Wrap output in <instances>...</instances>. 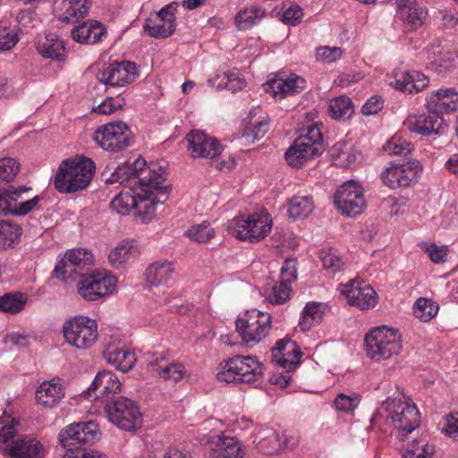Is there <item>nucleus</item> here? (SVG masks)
<instances>
[{"label": "nucleus", "mask_w": 458, "mask_h": 458, "mask_svg": "<svg viewBox=\"0 0 458 458\" xmlns=\"http://www.w3.org/2000/svg\"><path fill=\"white\" fill-rule=\"evenodd\" d=\"M146 161L138 157L133 163H126L116 168L106 167L101 179L107 184L118 182L128 191H122L110 203V208L118 214L125 215L138 208L144 218L155 215L156 206L165 203L170 189L162 186L166 177L163 171L157 172L146 167Z\"/></svg>", "instance_id": "obj_1"}, {"label": "nucleus", "mask_w": 458, "mask_h": 458, "mask_svg": "<svg viewBox=\"0 0 458 458\" xmlns=\"http://www.w3.org/2000/svg\"><path fill=\"white\" fill-rule=\"evenodd\" d=\"M371 427L384 435L392 434L391 424L400 437L412 432L420 425V412L414 404L401 398H387L370 419Z\"/></svg>", "instance_id": "obj_2"}, {"label": "nucleus", "mask_w": 458, "mask_h": 458, "mask_svg": "<svg viewBox=\"0 0 458 458\" xmlns=\"http://www.w3.org/2000/svg\"><path fill=\"white\" fill-rule=\"evenodd\" d=\"M94 162L76 156L61 162L55 176V187L61 193H73L84 190L92 180Z\"/></svg>", "instance_id": "obj_3"}, {"label": "nucleus", "mask_w": 458, "mask_h": 458, "mask_svg": "<svg viewBox=\"0 0 458 458\" xmlns=\"http://www.w3.org/2000/svg\"><path fill=\"white\" fill-rule=\"evenodd\" d=\"M325 150L322 134L317 125H310L284 153L289 165L300 167L309 159L321 155Z\"/></svg>", "instance_id": "obj_4"}, {"label": "nucleus", "mask_w": 458, "mask_h": 458, "mask_svg": "<svg viewBox=\"0 0 458 458\" xmlns=\"http://www.w3.org/2000/svg\"><path fill=\"white\" fill-rule=\"evenodd\" d=\"M263 375V366L254 356L236 355L228 359L217 379L226 383H251Z\"/></svg>", "instance_id": "obj_5"}, {"label": "nucleus", "mask_w": 458, "mask_h": 458, "mask_svg": "<svg viewBox=\"0 0 458 458\" xmlns=\"http://www.w3.org/2000/svg\"><path fill=\"white\" fill-rule=\"evenodd\" d=\"M368 357L377 361L397 355L402 344L396 330L387 327L372 329L364 339Z\"/></svg>", "instance_id": "obj_6"}, {"label": "nucleus", "mask_w": 458, "mask_h": 458, "mask_svg": "<svg viewBox=\"0 0 458 458\" xmlns=\"http://www.w3.org/2000/svg\"><path fill=\"white\" fill-rule=\"evenodd\" d=\"M235 325L242 340L252 346L268 334L271 329V316L258 310H248L237 318Z\"/></svg>", "instance_id": "obj_7"}, {"label": "nucleus", "mask_w": 458, "mask_h": 458, "mask_svg": "<svg viewBox=\"0 0 458 458\" xmlns=\"http://www.w3.org/2000/svg\"><path fill=\"white\" fill-rule=\"evenodd\" d=\"M105 411L109 420L123 430L133 431L141 426V413L131 399L118 396L106 403Z\"/></svg>", "instance_id": "obj_8"}, {"label": "nucleus", "mask_w": 458, "mask_h": 458, "mask_svg": "<svg viewBox=\"0 0 458 458\" xmlns=\"http://www.w3.org/2000/svg\"><path fill=\"white\" fill-rule=\"evenodd\" d=\"M63 333L68 344L80 350H88L97 341V323L87 317H77L64 324Z\"/></svg>", "instance_id": "obj_9"}, {"label": "nucleus", "mask_w": 458, "mask_h": 458, "mask_svg": "<svg viewBox=\"0 0 458 458\" xmlns=\"http://www.w3.org/2000/svg\"><path fill=\"white\" fill-rule=\"evenodd\" d=\"M29 191H31V188L27 186L0 189V215L26 216L36 209L41 198L35 196L23 200L22 194Z\"/></svg>", "instance_id": "obj_10"}, {"label": "nucleus", "mask_w": 458, "mask_h": 458, "mask_svg": "<svg viewBox=\"0 0 458 458\" xmlns=\"http://www.w3.org/2000/svg\"><path fill=\"white\" fill-rule=\"evenodd\" d=\"M131 135L126 123L115 122L100 126L94 133V140L103 149L118 152L131 145Z\"/></svg>", "instance_id": "obj_11"}, {"label": "nucleus", "mask_w": 458, "mask_h": 458, "mask_svg": "<svg viewBox=\"0 0 458 458\" xmlns=\"http://www.w3.org/2000/svg\"><path fill=\"white\" fill-rule=\"evenodd\" d=\"M233 235L242 240L250 242H259L270 232L272 220L268 214H252L247 217H236L233 220Z\"/></svg>", "instance_id": "obj_12"}, {"label": "nucleus", "mask_w": 458, "mask_h": 458, "mask_svg": "<svg viewBox=\"0 0 458 458\" xmlns=\"http://www.w3.org/2000/svg\"><path fill=\"white\" fill-rule=\"evenodd\" d=\"M116 287L115 277L101 274H83L77 284L78 293L87 301H96L113 293Z\"/></svg>", "instance_id": "obj_13"}, {"label": "nucleus", "mask_w": 458, "mask_h": 458, "mask_svg": "<svg viewBox=\"0 0 458 458\" xmlns=\"http://www.w3.org/2000/svg\"><path fill=\"white\" fill-rule=\"evenodd\" d=\"M422 166L415 159H410L406 163L392 162L390 166L381 174L383 182L391 189L408 187L418 181Z\"/></svg>", "instance_id": "obj_14"}, {"label": "nucleus", "mask_w": 458, "mask_h": 458, "mask_svg": "<svg viewBox=\"0 0 458 458\" xmlns=\"http://www.w3.org/2000/svg\"><path fill=\"white\" fill-rule=\"evenodd\" d=\"M121 386V382L113 372L104 370L97 374L84 393L85 397L90 401L99 400L106 404L108 401L117 400Z\"/></svg>", "instance_id": "obj_15"}, {"label": "nucleus", "mask_w": 458, "mask_h": 458, "mask_svg": "<svg viewBox=\"0 0 458 458\" xmlns=\"http://www.w3.org/2000/svg\"><path fill=\"white\" fill-rule=\"evenodd\" d=\"M92 263V255L85 249L67 250L64 258L55 265V277L63 281L72 278L75 275H83L84 268Z\"/></svg>", "instance_id": "obj_16"}, {"label": "nucleus", "mask_w": 458, "mask_h": 458, "mask_svg": "<svg viewBox=\"0 0 458 458\" xmlns=\"http://www.w3.org/2000/svg\"><path fill=\"white\" fill-rule=\"evenodd\" d=\"M428 112L427 114H409L403 121V127L411 132L426 137L445 133L446 124L444 118L436 113Z\"/></svg>", "instance_id": "obj_17"}, {"label": "nucleus", "mask_w": 458, "mask_h": 458, "mask_svg": "<svg viewBox=\"0 0 458 458\" xmlns=\"http://www.w3.org/2000/svg\"><path fill=\"white\" fill-rule=\"evenodd\" d=\"M342 293L350 305L360 310H369L375 307L377 301L375 290L360 281H351L344 285Z\"/></svg>", "instance_id": "obj_18"}, {"label": "nucleus", "mask_w": 458, "mask_h": 458, "mask_svg": "<svg viewBox=\"0 0 458 458\" xmlns=\"http://www.w3.org/2000/svg\"><path fill=\"white\" fill-rule=\"evenodd\" d=\"M423 55L426 56L428 65L438 73L451 72L458 66V53L444 51L438 42L428 46Z\"/></svg>", "instance_id": "obj_19"}, {"label": "nucleus", "mask_w": 458, "mask_h": 458, "mask_svg": "<svg viewBox=\"0 0 458 458\" xmlns=\"http://www.w3.org/2000/svg\"><path fill=\"white\" fill-rule=\"evenodd\" d=\"M90 7V0H54L53 13L63 22L75 23L88 14Z\"/></svg>", "instance_id": "obj_20"}, {"label": "nucleus", "mask_w": 458, "mask_h": 458, "mask_svg": "<svg viewBox=\"0 0 458 458\" xmlns=\"http://www.w3.org/2000/svg\"><path fill=\"white\" fill-rule=\"evenodd\" d=\"M4 453L11 458H44L46 449L36 437L24 435L6 445Z\"/></svg>", "instance_id": "obj_21"}, {"label": "nucleus", "mask_w": 458, "mask_h": 458, "mask_svg": "<svg viewBox=\"0 0 458 458\" xmlns=\"http://www.w3.org/2000/svg\"><path fill=\"white\" fill-rule=\"evenodd\" d=\"M297 277L296 259H286L281 267V279L275 284L267 299L273 304H282L290 298L291 283Z\"/></svg>", "instance_id": "obj_22"}, {"label": "nucleus", "mask_w": 458, "mask_h": 458, "mask_svg": "<svg viewBox=\"0 0 458 458\" xmlns=\"http://www.w3.org/2000/svg\"><path fill=\"white\" fill-rule=\"evenodd\" d=\"M427 110L437 115L458 110V91L454 88L439 89L431 92L426 99Z\"/></svg>", "instance_id": "obj_23"}, {"label": "nucleus", "mask_w": 458, "mask_h": 458, "mask_svg": "<svg viewBox=\"0 0 458 458\" xmlns=\"http://www.w3.org/2000/svg\"><path fill=\"white\" fill-rule=\"evenodd\" d=\"M193 157L214 158L221 152V145L213 137L200 131H191L186 137Z\"/></svg>", "instance_id": "obj_24"}, {"label": "nucleus", "mask_w": 458, "mask_h": 458, "mask_svg": "<svg viewBox=\"0 0 458 458\" xmlns=\"http://www.w3.org/2000/svg\"><path fill=\"white\" fill-rule=\"evenodd\" d=\"M305 81L301 77H274L263 84L265 92L274 98H284L299 93L304 88Z\"/></svg>", "instance_id": "obj_25"}, {"label": "nucleus", "mask_w": 458, "mask_h": 458, "mask_svg": "<svg viewBox=\"0 0 458 458\" xmlns=\"http://www.w3.org/2000/svg\"><path fill=\"white\" fill-rule=\"evenodd\" d=\"M209 442L211 458H243L245 454L242 445L233 437L216 435Z\"/></svg>", "instance_id": "obj_26"}, {"label": "nucleus", "mask_w": 458, "mask_h": 458, "mask_svg": "<svg viewBox=\"0 0 458 458\" xmlns=\"http://www.w3.org/2000/svg\"><path fill=\"white\" fill-rule=\"evenodd\" d=\"M394 81L390 84L395 89L408 93L419 92L428 84V79L418 71L397 69L394 71Z\"/></svg>", "instance_id": "obj_27"}, {"label": "nucleus", "mask_w": 458, "mask_h": 458, "mask_svg": "<svg viewBox=\"0 0 458 458\" xmlns=\"http://www.w3.org/2000/svg\"><path fill=\"white\" fill-rule=\"evenodd\" d=\"M71 35L73 40L83 44H96L106 35V30L98 21H88L74 27Z\"/></svg>", "instance_id": "obj_28"}, {"label": "nucleus", "mask_w": 458, "mask_h": 458, "mask_svg": "<svg viewBox=\"0 0 458 458\" xmlns=\"http://www.w3.org/2000/svg\"><path fill=\"white\" fill-rule=\"evenodd\" d=\"M64 388L60 378H53L43 382L36 391V399L38 404L45 407H54L64 397Z\"/></svg>", "instance_id": "obj_29"}, {"label": "nucleus", "mask_w": 458, "mask_h": 458, "mask_svg": "<svg viewBox=\"0 0 458 458\" xmlns=\"http://www.w3.org/2000/svg\"><path fill=\"white\" fill-rule=\"evenodd\" d=\"M174 268L171 262L156 261L150 264L145 272L147 282L153 286L166 283L174 274Z\"/></svg>", "instance_id": "obj_30"}, {"label": "nucleus", "mask_w": 458, "mask_h": 458, "mask_svg": "<svg viewBox=\"0 0 458 458\" xmlns=\"http://www.w3.org/2000/svg\"><path fill=\"white\" fill-rule=\"evenodd\" d=\"M38 51L45 58L63 61L65 52L64 42L55 34L49 33L45 41L38 44Z\"/></svg>", "instance_id": "obj_31"}, {"label": "nucleus", "mask_w": 458, "mask_h": 458, "mask_svg": "<svg viewBox=\"0 0 458 458\" xmlns=\"http://www.w3.org/2000/svg\"><path fill=\"white\" fill-rule=\"evenodd\" d=\"M104 356L109 364L113 365L122 372H128L131 370L136 362L135 354L123 349L115 348L106 350Z\"/></svg>", "instance_id": "obj_32"}, {"label": "nucleus", "mask_w": 458, "mask_h": 458, "mask_svg": "<svg viewBox=\"0 0 458 458\" xmlns=\"http://www.w3.org/2000/svg\"><path fill=\"white\" fill-rule=\"evenodd\" d=\"M123 75H126L120 69L116 63L103 66L97 73V79L99 82L112 88L124 87L127 83L123 81Z\"/></svg>", "instance_id": "obj_33"}, {"label": "nucleus", "mask_w": 458, "mask_h": 458, "mask_svg": "<svg viewBox=\"0 0 458 458\" xmlns=\"http://www.w3.org/2000/svg\"><path fill=\"white\" fill-rule=\"evenodd\" d=\"M22 233L21 227L10 220H0V250L13 248Z\"/></svg>", "instance_id": "obj_34"}, {"label": "nucleus", "mask_w": 458, "mask_h": 458, "mask_svg": "<svg viewBox=\"0 0 458 458\" xmlns=\"http://www.w3.org/2000/svg\"><path fill=\"white\" fill-rule=\"evenodd\" d=\"M150 366L152 367L153 371H155L164 380L178 382L186 374L184 366L182 363L175 361L162 365L159 364L158 360H156L155 362H150Z\"/></svg>", "instance_id": "obj_35"}, {"label": "nucleus", "mask_w": 458, "mask_h": 458, "mask_svg": "<svg viewBox=\"0 0 458 458\" xmlns=\"http://www.w3.org/2000/svg\"><path fill=\"white\" fill-rule=\"evenodd\" d=\"M324 315V304L309 302L305 305L300 318L299 326L302 331L309 330L313 325L318 324Z\"/></svg>", "instance_id": "obj_36"}, {"label": "nucleus", "mask_w": 458, "mask_h": 458, "mask_svg": "<svg viewBox=\"0 0 458 458\" xmlns=\"http://www.w3.org/2000/svg\"><path fill=\"white\" fill-rule=\"evenodd\" d=\"M426 11L417 4L416 0L412 4L407 3L399 9L400 18L411 25L412 29L420 27L426 19Z\"/></svg>", "instance_id": "obj_37"}, {"label": "nucleus", "mask_w": 458, "mask_h": 458, "mask_svg": "<svg viewBox=\"0 0 458 458\" xmlns=\"http://www.w3.org/2000/svg\"><path fill=\"white\" fill-rule=\"evenodd\" d=\"M314 209L312 199L308 196H294L288 203L289 217L301 219L307 217Z\"/></svg>", "instance_id": "obj_38"}, {"label": "nucleus", "mask_w": 458, "mask_h": 458, "mask_svg": "<svg viewBox=\"0 0 458 458\" xmlns=\"http://www.w3.org/2000/svg\"><path fill=\"white\" fill-rule=\"evenodd\" d=\"M328 112L330 116L335 120H345L352 115L354 106L350 98L340 96L330 100Z\"/></svg>", "instance_id": "obj_39"}, {"label": "nucleus", "mask_w": 458, "mask_h": 458, "mask_svg": "<svg viewBox=\"0 0 458 458\" xmlns=\"http://www.w3.org/2000/svg\"><path fill=\"white\" fill-rule=\"evenodd\" d=\"M27 295L20 292H11L0 295V311L15 314L23 310Z\"/></svg>", "instance_id": "obj_40"}, {"label": "nucleus", "mask_w": 458, "mask_h": 458, "mask_svg": "<svg viewBox=\"0 0 458 458\" xmlns=\"http://www.w3.org/2000/svg\"><path fill=\"white\" fill-rule=\"evenodd\" d=\"M256 114V110L250 113L249 125L242 132V137L251 140L252 142L263 138L269 130L268 120L265 117L262 119L259 117L256 120L254 119Z\"/></svg>", "instance_id": "obj_41"}, {"label": "nucleus", "mask_w": 458, "mask_h": 458, "mask_svg": "<svg viewBox=\"0 0 458 458\" xmlns=\"http://www.w3.org/2000/svg\"><path fill=\"white\" fill-rule=\"evenodd\" d=\"M265 14L266 12L263 8L251 6L240 11L235 17V21L239 30H246L259 23L264 18Z\"/></svg>", "instance_id": "obj_42"}, {"label": "nucleus", "mask_w": 458, "mask_h": 458, "mask_svg": "<svg viewBox=\"0 0 458 458\" xmlns=\"http://www.w3.org/2000/svg\"><path fill=\"white\" fill-rule=\"evenodd\" d=\"M143 30L152 38H166L175 31L174 19L172 18L167 22L156 23L152 19L148 18L145 20Z\"/></svg>", "instance_id": "obj_43"}, {"label": "nucleus", "mask_w": 458, "mask_h": 458, "mask_svg": "<svg viewBox=\"0 0 458 458\" xmlns=\"http://www.w3.org/2000/svg\"><path fill=\"white\" fill-rule=\"evenodd\" d=\"M58 439L62 446L67 451L78 450L83 447L80 429L76 428V423L63 428L58 435Z\"/></svg>", "instance_id": "obj_44"}, {"label": "nucleus", "mask_w": 458, "mask_h": 458, "mask_svg": "<svg viewBox=\"0 0 458 458\" xmlns=\"http://www.w3.org/2000/svg\"><path fill=\"white\" fill-rule=\"evenodd\" d=\"M135 251L133 242L123 241L108 255V261L114 267H120L131 258Z\"/></svg>", "instance_id": "obj_45"}, {"label": "nucleus", "mask_w": 458, "mask_h": 458, "mask_svg": "<svg viewBox=\"0 0 458 458\" xmlns=\"http://www.w3.org/2000/svg\"><path fill=\"white\" fill-rule=\"evenodd\" d=\"M439 310V306L430 299L419 298L413 306L414 316L422 322L430 321Z\"/></svg>", "instance_id": "obj_46"}, {"label": "nucleus", "mask_w": 458, "mask_h": 458, "mask_svg": "<svg viewBox=\"0 0 458 458\" xmlns=\"http://www.w3.org/2000/svg\"><path fill=\"white\" fill-rule=\"evenodd\" d=\"M320 259L324 269L329 274L335 275L344 267V261L337 250L327 249L320 251Z\"/></svg>", "instance_id": "obj_47"}, {"label": "nucleus", "mask_w": 458, "mask_h": 458, "mask_svg": "<svg viewBox=\"0 0 458 458\" xmlns=\"http://www.w3.org/2000/svg\"><path fill=\"white\" fill-rule=\"evenodd\" d=\"M363 197V191L357 182L350 180L341 185L335 193L334 203L338 200L353 199Z\"/></svg>", "instance_id": "obj_48"}, {"label": "nucleus", "mask_w": 458, "mask_h": 458, "mask_svg": "<svg viewBox=\"0 0 458 458\" xmlns=\"http://www.w3.org/2000/svg\"><path fill=\"white\" fill-rule=\"evenodd\" d=\"M214 234V229L207 221L198 225H193L187 231V235L189 238L197 242H206L209 239L213 238Z\"/></svg>", "instance_id": "obj_49"}, {"label": "nucleus", "mask_w": 458, "mask_h": 458, "mask_svg": "<svg viewBox=\"0 0 458 458\" xmlns=\"http://www.w3.org/2000/svg\"><path fill=\"white\" fill-rule=\"evenodd\" d=\"M411 143L399 136H394L384 145V151L390 156L406 157L411 153Z\"/></svg>", "instance_id": "obj_50"}, {"label": "nucleus", "mask_w": 458, "mask_h": 458, "mask_svg": "<svg viewBox=\"0 0 458 458\" xmlns=\"http://www.w3.org/2000/svg\"><path fill=\"white\" fill-rule=\"evenodd\" d=\"M338 210L348 216H355L360 215L365 208L364 197L347 199L338 200L335 204Z\"/></svg>", "instance_id": "obj_51"}, {"label": "nucleus", "mask_w": 458, "mask_h": 458, "mask_svg": "<svg viewBox=\"0 0 458 458\" xmlns=\"http://www.w3.org/2000/svg\"><path fill=\"white\" fill-rule=\"evenodd\" d=\"M76 428L80 429L82 446L91 445L98 439V425L94 421L76 423Z\"/></svg>", "instance_id": "obj_52"}, {"label": "nucleus", "mask_w": 458, "mask_h": 458, "mask_svg": "<svg viewBox=\"0 0 458 458\" xmlns=\"http://www.w3.org/2000/svg\"><path fill=\"white\" fill-rule=\"evenodd\" d=\"M20 165L14 158L0 159V182H11L19 172Z\"/></svg>", "instance_id": "obj_53"}, {"label": "nucleus", "mask_w": 458, "mask_h": 458, "mask_svg": "<svg viewBox=\"0 0 458 458\" xmlns=\"http://www.w3.org/2000/svg\"><path fill=\"white\" fill-rule=\"evenodd\" d=\"M272 352L275 358H276L277 354H281L283 356H291L292 354H294L296 359H300L302 355L295 343L287 339L278 340L276 343V346L272 349Z\"/></svg>", "instance_id": "obj_54"}, {"label": "nucleus", "mask_w": 458, "mask_h": 458, "mask_svg": "<svg viewBox=\"0 0 458 458\" xmlns=\"http://www.w3.org/2000/svg\"><path fill=\"white\" fill-rule=\"evenodd\" d=\"M360 403V397L357 394H352L351 395L345 394H338L335 400V405L337 410L344 412H351L356 409Z\"/></svg>", "instance_id": "obj_55"}, {"label": "nucleus", "mask_w": 458, "mask_h": 458, "mask_svg": "<svg viewBox=\"0 0 458 458\" xmlns=\"http://www.w3.org/2000/svg\"><path fill=\"white\" fill-rule=\"evenodd\" d=\"M123 105V98H114L112 97H107L99 105L92 107V111L99 114H111L115 111L122 109Z\"/></svg>", "instance_id": "obj_56"}, {"label": "nucleus", "mask_w": 458, "mask_h": 458, "mask_svg": "<svg viewBox=\"0 0 458 458\" xmlns=\"http://www.w3.org/2000/svg\"><path fill=\"white\" fill-rule=\"evenodd\" d=\"M342 56L340 47H320L317 48L316 58L318 61L332 63L338 60Z\"/></svg>", "instance_id": "obj_57"}, {"label": "nucleus", "mask_w": 458, "mask_h": 458, "mask_svg": "<svg viewBox=\"0 0 458 458\" xmlns=\"http://www.w3.org/2000/svg\"><path fill=\"white\" fill-rule=\"evenodd\" d=\"M19 41V36L13 30L0 29V50H9Z\"/></svg>", "instance_id": "obj_58"}, {"label": "nucleus", "mask_w": 458, "mask_h": 458, "mask_svg": "<svg viewBox=\"0 0 458 458\" xmlns=\"http://www.w3.org/2000/svg\"><path fill=\"white\" fill-rule=\"evenodd\" d=\"M221 81H225V87L232 92L241 90L246 85L244 79L234 72L224 73Z\"/></svg>", "instance_id": "obj_59"}, {"label": "nucleus", "mask_w": 458, "mask_h": 458, "mask_svg": "<svg viewBox=\"0 0 458 458\" xmlns=\"http://www.w3.org/2000/svg\"><path fill=\"white\" fill-rule=\"evenodd\" d=\"M0 427V442L6 443L16 434L17 422L14 418L8 417L6 421H3Z\"/></svg>", "instance_id": "obj_60"}, {"label": "nucleus", "mask_w": 458, "mask_h": 458, "mask_svg": "<svg viewBox=\"0 0 458 458\" xmlns=\"http://www.w3.org/2000/svg\"><path fill=\"white\" fill-rule=\"evenodd\" d=\"M303 16L302 10L297 4H291L283 13V21L286 24L296 25Z\"/></svg>", "instance_id": "obj_61"}, {"label": "nucleus", "mask_w": 458, "mask_h": 458, "mask_svg": "<svg viewBox=\"0 0 458 458\" xmlns=\"http://www.w3.org/2000/svg\"><path fill=\"white\" fill-rule=\"evenodd\" d=\"M431 261L434 263H444L446 260L448 249L446 246L430 245L426 249Z\"/></svg>", "instance_id": "obj_62"}, {"label": "nucleus", "mask_w": 458, "mask_h": 458, "mask_svg": "<svg viewBox=\"0 0 458 458\" xmlns=\"http://www.w3.org/2000/svg\"><path fill=\"white\" fill-rule=\"evenodd\" d=\"M383 108V100L378 96H372L369 98L361 108L364 115H370L377 114Z\"/></svg>", "instance_id": "obj_63"}, {"label": "nucleus", "mask_w": 458, "mask_h": 458, "mask_svg": "<svg viewBox=\"0 0 458 458\" xmlns=\"http://www.w3.org/2000/svg\"><path fill=\"white\" fill-rule=\"evenodd\" d=\"M445 431L450 437L458 440V412L448 416Z\"/></svg>", "instance_id": "obj_64"}]
</instances>
